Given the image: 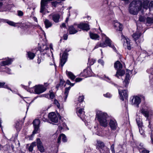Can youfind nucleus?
I'll list each match as a JSON object with an SVG mask.
<instances>
[{
  "instance_id": "obj_44",
  "label": "nucleus",
  "mask_w": 153,
  "mask_h": 153,
  "mask_svg": "<svg viewBox=\"0 0 153 153\" xmlns=\"http://www.w3.org/2000/svg\"><path fill=\"white\" fill-rule=\"evenodd\" d=\"M88 62L89 65H92L95 62V61L93 59H88Z\"/></svg>"
},
{
  "instance_id": "obj_5",
  "label": "nucleus",
  "mask_w": 153,
  "mask_h": 153,
  "mask_svg": "<svg viewBox=\"0 0 153 153\" xmlns=\"http://www.w3.org/2000/svg\"><path fill=\"white\" fill-rule=\"evenodd\" d=\"M13 61L12 59L7 58L5 60L2 61L0 64V70L5 71L9 74H11V71L10 69L6 67L5 65L10 64Z\"/></svg>"
},
{
  "instance_id": "obj_19",
  "label": "nucleus",
  "mask_w": 153,
  "mask_h": 153,
  "mask_svg": "<svg viewBox=\"0 0 153 153\" xmlns=\"http://www.w3.org/2000/svg\"><path fill=\"white\" fill-rule=\"evenodd\" d=\"M0 88H7L8 89L10 90L13 93L16 94H18L19 95L18 91H17L16 90L15 91H12L10 88L6 84V83L4 82H0Z\"/></svg>"
},
{
  "instance_id": "obj_29",
  "label": "nucleus",
  "mask_w": 153,
  "mask_h": 153,
  "mask_svg": "<svg viewBox=\"0 0 153 153\" xmlns=\"http://www.w3.org/2000/svg\"><path fill=\"white\" fill-rule=\"evenodd\" d=\"M90 36L91 39L94 40H99V36L97 34L90 33Z\"/></svg>"
},
{
  "instance_id": "obj_28",
  "label": "nucleus",
  "mask_w": 153,
  "mask_h": 153,
  "mask_svg": "<svg viewBox=\"0 0 153 153\" xmlns=\"http://www.w3.org/2000/svg\"><path fill=\"white\" fill-rule=\"evenodd\" d=\"M47 114L45 112H43L41 114L39 118L41 119L43 121L46 122L47 121Z\"/></svg>"
},
{
  "instance_id": "obj_31",
  "label": "nucleus",
  "mask_w": 153,
  "mask_h": 153,
  "mask_svg": "<svg viewBox=\"0 0 153 153\" xmlns=\"http://www.w3.org/2000/svg\"><path fill=\"white\" fill-rule=\"evenodd\" d=\"M66 73L68 76L71 80H74L75 79L76 76L71 72L66 71Z\"/></svg>"
},
{
  "instance_id": "obj_34",
  "label": "nucleus",
  "mask_w": 153,
  "mask_h": 153,
  "mask_svg": "<svg viewBox=\"0 0 153 153\" xmlns=\"http://www.w3.org/2000/svg\"><path fill=\"white\" fill-rule=\"evenodd\" d=\"M5 22L10 25L14 27L17 26V23H14L11 21H9L8 20H6Z\"/></svg>"
},
{
  "instance_id": "obj_38",
  "label": "nucleus",
  "mask_w": 153,
  "mask_h": 153,
  "mask_svg": "<svg viewBox=\"0 0 153 153\" xmlns=\"http://www.w3.org/2000/svg\"><path fill=\"white\" fill-rule=\"evenodd\" d=\"M146 22L149 24L153 23V17H148L146 19Z\"/></svg>"
},
{
  "instance_id": "obj_62",
  "label": "nucleus",
  "mask_w": 153,
  "mask_h": 153,
  "mask_svg": "<svg viewBox=\"0 0 153 153\" xmlns=\"http://www.w3.org/2000/svg\"><path fill=\"white\" fill-rule=\"evenodd\" d=\"M64 81H63L62 80H61L60 81V83L59 84L60 85H62L63 84H64Z\"/></svg>"
},
{
  "instance_id": "obj_23",
  "label": "nucleus",
  "mask_w": 153,
  "mask_h": 153,
  "mask_svg": "<svg viewBox=\"0 0 153 153\" xmlns=\"http://www.w3.org/2000/svg\"><path fill=\"white\" fill-rule=\"evenodd\" d=\"M61 139H62V141L63 142H67V140L65 135L62 134H61L58 137L57 143H60Z\"/></svg>"
},
{
  "instance_id": "obj_47",
  "label": "nucleus",
  "mask_w": 153,
  "mask_h": 153,
  "mask_svg": "<svg viewBox=\"0 0 153 153\" xmlns=\"http://www.w3.org/2000/svg\"><path fill=\"white\" fill-rule=\"evenodd\" d=\"M87 70L85 69L83 70V71L82 73H81L80 74L81 76L83 77H87V75H86L85 72H86Z\"/></svg>"
},
{
  "instance_id": "obj_17",
  "label": "nucleus",
  "mask_w": 153,
  "mask_h": 153,
  "mask_svg": "<svg viewBox=\"0 0 153 153\" xmlns=\"http://www.w3.org/2000/svg\"><path fill=\"white\" fill-rule=\"evenodd\" d=\"M77 25L76 24H74L73 25L70 26L69 27V31L70 34H73L76 33L78 30L76 29Z\"/></svg>"
},
{
  "instance_id": "obj_15",
  "label": "nucleus",
  "mask_w": 153,
  "mask_h": 153,
  "mask_svg": "<svg viewBox=\"0 0 153 153\" xmlns=\"http://www.w3.org/2000/svg\"><path fill=\"white\" fill-rule=\"evenodd\" d=\"M121 92L120 90L118 89L119 95L120 99L123 101L124 100V98L126 99L128 96V91L126 90H123Z\"/></svg>"
},
{
  "instance_id": "obj_3",
  "label": "nucleus",
  "mask_w": 153,
  "mask_h": 153,
  "mask_svg": "<svg viewBox=\"0 0 153 153\" xmlns=\"http://www.w3.org/2000/svg\"><path fill=\"white\" fill-rule=\"evenodd\" d=\"M97 118L100 125L104 127H106L108 126V116L105 113L101 111H98L97 114Z\"/></svg>"
},
{
  "instance_id": "obj_46",
  "label": "nucleus",
  "mask_w": 153,
  "mask_h": 153,
  "mask_svg": "<svg viewBox=\"0 0 153 153\" xmlns=\"http://www.w3.org/2000/svg\"><path fill=\"white\" fill-rule=\"evenodd\" d=\"M84 97L82 95L81 96H80L79 97L78 101L79 102H82L84 100Z\"/></svg>"
},
{
  "instance_id": "obj_12",
  "label": "nucleus",
  "mask_w": 153,
  "mask_h": 153,
  "mask_svg": "<svg viewBox=\"0 0 153 153\" xmlns=\"http://www.w3.org/2000/svg\"><path fill=\"white\" fill-rule=\"evenodd\" d=\"M141 33L139 32H136L134 33L133 35V37L134 38L136 43L138 42L140 43L143 42V37L140 38Z\"/></svg>"
},
{
  "instance_id": "obj_6",
  "label": "nucleus",
  "mask_w": 153,
  "mask_h": 153,
  "mask_svg": "<svg viewBox=\"0 0 153 153\" xmlns=\"http://www.w3.org/2000/svg\"><path fill=\"white\" fill-rule=\"evenodd\" d=\"M33 123L34 127V130L32 132V134L29 137V139L30 140H32L34 135L37 133L39 128L40 121L39 119H36L34 120Z\"/></svg>"
},
{
  "instance_id": "obj_32",
  "label": "nucleus",
  "mask_w": 153,
  "mask_h": 153,
  "mask_svg": "<svg viewBox=\"0 0 153 153\" xmlns=\"http://www.w3.org/2000/svg\"><path fill=\"white\" fill-rule=\"evenodd\" d=\"M27 57L30 59H33L34 58L35 55L34 53L30 51H27Z\"/></svg>"
},
{
  "instance_id": "obj_1",
  "label": "nucleus",
  "mask_w": 153,
  "mask_h": 153,
  "mask_svg": "<svg viewBox=\"0 0 153 153\" xmlns=\"http://www.w3.org/2000/svg\"><path fill=\"white\" fill-rule=\"evenodd\" d=\"M149 3L148 0H143V2L140 0H134L129 4V11L131 14L136 15L140 10L143 11L144 9H147Z\"/></svg>"
},
{
  "instance_id": "obj_55",
  "label": "nucleus",
  "mask_w": 153,
  "mask_h": 153,
  "mask_svg": "<svg viewBox=\"0 0 153 153\" xmlns=\"http://www.w3.org/2000/svg\"><path fill=\"white\" fill-rule=\"evenodd\" d=\"M82 78H77L76 79L75 81L76 82H78L81 81L82 80Z\"/></svg>"
},
{
  "instance_id": "obj_63",
  "label": "nucleus",
  "mask_w": 153,
  "mask_h": 153,
  "mask_svg": "<svg viewBox=\"0 0 153 153\" xmlns=\"http://www.w3.org/2000/svg\"><path fill=\"white\" fill-rule=\"evenodd\" d=\"M65 26H66V25H65V23H63L61 25V27H65Z\"/></svg>"
},
{
  "instance_id": "obj_52",
  "label": "nucleus",
  "mask_w": 153,
  "mask_h": 153,
  "mask_svg": "<svg viewBox=\"0 0 153 153\" xmlns=\"http://www.w3.org/2000/svg\"><path fill=\"white\" fill-rule=\"evenodd\" d=\"M139 130V132L141 134H143L144 133V131L143 130L142 126L138 127Z\"/></svg>"
},
{
  "instance_id": "obj_30",
  "label": "nucleus",
  "mask_w": 153,
  "mask_h": 153,
  "mask_svg": "<svg viewBox=\"0 0 153 153\" xmlns=\"http://www.w3.org/2000/svg\"><path fill=\"white\" fill-rule=\"evenodd\" d=\"M125 73V71L123 70H117L116 74L115 75V76L116 77L119 78L118 75L120 76H123L124 74Z\"/></svg>"
},
{
  "instance_id": "obj_40",
  "label": "nucleus",
  "mask_w": 153,
  "mask_h": 153,
  "mask_svg": "<svg viewBox=\"0 0 153 153\" xmlns=\"http://www.w3.org/2000/svg\"><path fill=\"white\" fill-rule=\"evenodd\" d=\"M14 126L17 131H18L19 127V122L18 121L15 122Z\"/></svg>"
},
{
  "instance_id": "obj_43",
  "label": "nucleus",
  "mask_w": 153,
  "mask_h": 153,
  "mask_svg": "<svg viewBox=\"0 0 153 153\" xmlns=\"http://www.w3.org/2000/svg\"><path fill=\"white\" fill-rule=\"evenodd\" d=\"M50 98L51 99H53L55 97V95L52 91H50Z\"/></svg>"
},
{
  "instance_id": "obj_20",
  "label": "nucleus",
  "mask_w": 153,
  "mask_h": 153,
  "mask_svg": "<svg viewBox=\"0 0 153 153\" xmlns=\"http://www.w3.org/2000/svg\"><path fill=\"white\" fill-rule=\"evenodd\" d=\"M126 76L124 80L123 81V84L125 87H127L129 84V80L130 74L129 73L127 72L126 73Z\"/></svg>"
},
{
  "instance_id": "obj_35",
  "label": "nucleus",
  "mask_w": 153,
  "mask_h": 153,
  "mask_svg": "<svg viewBox=\"0 0 153 153\" xmlns=\"http://www.w3.org/2000/svg\"><path fill=\"white\" fill-rule=\"evenodd\" d=\"M36 145V143L35 142H33L30 145L28 148L29 151L32 152L33 150V148Z\"/></svg>"
},
{
  "instance_id": "obj_41",
  "label": "nucleus",
  "mask_w": 153,
  "mask_h": 153,
  "mask_svg": "<svg viewBox=\"0 0 153 153\" xmlns=\"http://www.w3.org/2000/svg\"><path fill=\"white\" fill-rule=\"evenodd\" d=\"M71 88V87L69 86L68 88H65V91L64 93V94L65 95H68L69 91L70 90Z\"/></svg>"
},
{
  "instance_id": "obj_33",
  "label": "nucleus",
  "mask_w": 153,
  "mask_h": 153,
  "mask_svg": "<svg viewBox=\"0 0 153 153\" xmlns=\"http://www.w3.org/2000/svg\"><path fill=\"white\" fill-rule=\"evenodd\" d=\"M97 145L101 149H103L105 146L104 143L100 140H97Z\"/></svg>"
},
{
  "instance_id": "obj_56",
  "label": "nucleus",
  "mask_w": 153,
  "mask_h": 153,
  "mask_svg": "<svg viewBox=\"0 0 153 153\" xmlns=\"http://www.w3.org/2000/svg\"><path fill=\"white\" fill-rule=\"evenodd\" d=\"M98 62L99 63H100L102 65H103L104 62L102 59H99L98 61Z\"/></svg>"
},
{
  "instance_id": "obj_11",
  "label": "nucleus",
  "mask_w": 153,
  "mask_h": 153,
  "mask_svg": "<svg viewBox=\"0 0 153 153\" xmlns=\"http://www.w3.org/2000/svg\"><path fill=\"white\" fill-rule=\"evenodd\" d=\"M49 19L52 18V20L55 23H57L59 22L60 15L59 14L53 13L48 16Z\"/></svg>"
},
{
  "instance_id": "obj_2",
  "label": "nucleus",
  "mask_w": 153,
  "mask_h": 153,
  "mask_svg": "<svg viewBox=\"0 0 153 153\" xmlns=\"http://www.w3.org/2000/svg\"><path fill=\"white\" fill-rule=\"evenodd\" d=\"M102 39H105L104 42H98L94 47V49H97L99 47L104 48L108 46L112 48L115 51H116V48L114 46V45L112 43V41L111 39L104 34H102Z\"/></svg>"
},
{
  "instance_id": "obj_18",
  "label": "nucleus",
  "mask_w": 153,
  "mask_h": 153,
  "mask_svg": "<svg viewBox=\"0 0 153 153\" xmlns=\"http://www.w3.org/2000/svg\"><path fill=\"white\" fill-rule=\"evenodd\" d=\"M37 144L38 149L40 152H44V149L40 139L38 138L37 139V144Z\"/></svg>"
},
{
  "instance_id": "obj_48",
  "label": "nucleus",
  "mask_w": 153,
  "mask_h": 153,
  "mask_svg": "<svg viewBox=\"0 0 153 153\" xmlns=\"http://www.w3.org/2000/svg\"><path fill=\"white\" fill-rule=\"evenodd\" d=\"M51 3L53 6L56 7L59 3V2L57 1H55L51 2Z\"/></svg>"
},
{
  "instance_id": "obj_25",
  "label": "nucleus",
  "mask_w": 153,
  "mask_h": 153,
  "mask_svg": "<svg viewBox=\"0 0 153 153\" xmlns=\"http://www.w3.org/2000/svg\"><path fill=\"white\" fill-rule=\"evenodd\" d=\"M44 22L46 28L51 27L53 25L52 22L47 19H45Z\"/></svg>"
},
{
  "instance_id": "obj_49",
  "label": "nucleus",
  "mask_w": 153,
  "mask_h": 153,
  "mask_svg": "<svg viewBox=\"0 0 153 153\" xmlns=\"http://www.w3.org/2000/svg\"><path fill=\"white\" fill-rule=\"evenodd\" d=\"M54 103L56 105V106L58 108H59L60 107V105L58 101L56 99H55L54 100Z\"/></svg>"
},
{
  "instance_id": "obj_21",
  "label": "nucleus",
  "mask_w": 153,
  "mask_h": 153,
  "mask_svg": "<svg viewBox=\"0 0 153 153\" xmlns=\"http://www.w3.org/2000/svg\"><path fill=\"white\" fill-rule=\"evenodd\" d=\"M114 26L117 30L121 31L123 30V26L119 22H115L114 23Z\"/></svg>"
},
{
  "instance_id": "obj_10",
  "label": "nucleus",
  "mask_w": 153,
  "mask_h": 153,
  "mask_svg": "<svg viewBox=\"0 0 153 153\" xmlns=\"http://www.w3.org/2000/svg\"><path fill=\"white\" fill-rule=\"evenodd\" d=\"M68 51H67V50L66 49L63 54L61 59H60V65L62 68L67 61L68 54L67 53Z\"/></svg>"
},
{
  "instance_id": "obj_14",
  "label": "nucleus",
  "mask_w": 153,
  "mask_h": 153,
  "mask_svg": "<svg viewBox=\"0 0 153 153\" xmlns=\"http://www.w3.org/2000/svg\"><path fill=\"white\" fill-rule=\"evenodd\" d=\"M141 102V99L138 96L134 97L132 100V104L137 108L139 107V105Z\"/></svg>"
},
{
  "instance_id": "obj_50",
  "label": "nucleus",
  "mask_w": 153,
  "mask_h": 153,
  "mask_svg": "<svg viewBox=\"0 0 153 153\" xmlns=\"http://www.w3.org/2000/svg\"><path fill=\"white\" fill-rule=\"evenodd\" d=\"M103 95L105 97L107 98H110L112 96V95L108 93H107L106 94H104Z\"/></svg>"
},
{
  "instance_id": "obj_58",
  "label": "nucleus",
  "mask_w": 153,
  "mask_h": 153,
  "mask_svg": "<svg viewBox=\"0 0 153 153\" xmlns=\"http://www.w3.org/2000/svg\"><path fill=\"white\" fill-rule=\"evenodd\" d=\"M63 37L64 39L67 40L68 39V36L66 34H64L63 36Z\"/></svg>"
},
{
  "instance_id": "obj_45",
  "label": "nucleus",
  "mask_w": 153,
  "mask_h": 153,
  "mask_svg": "<svg viewBox=\"0 0 153 153\" xmlns=\"http://www.w3.org/2000/svg\"><path fill=\"white\" fill-rule=\"evenodd\" d=\"M146 18L143 16H140L139 17V20L140 22H144Z\"/></svg>"
},
{
  "instance_id": "obj_24",
  "label": "nucleus",
  "mask_w": 153,
  "mask_h": 153,
  "mask_svg": "<svg viewBox=\"0 0 153 153\" xmlns=\"http://www.w3.org/2000/svg\"><path fill=\"white\" fill-rule=\"evenodd\" d=\"M114 67L117 70H121L123 68V65L118 61H117L114 64Z\"/></svg>"
},
{
  "instance_id": "obj_51",
  "label": "nucleus",
  "mask_w": 153,
  "mask_h": 153,
  "mask_svg": "<svg viewBox=\"0 0 153 153\" xmlns=\"http://www.w3.org/2000/svg\"><path fill=\"white\" fill-rule=\"evenodd\" d=\"M148 8H149V9L151 8H153V1L149 3V6L148 5Z\"/></svg>"
},
{
  "instance_id": "obj_9",
  "label": "nucleus",
  "mask_w": 153,
  "mask_h": 153,
  "mask_svg": "<svg viewBox=\"0 0 153 153\" xmlns=\"http://www.w3.org/2000/svg\"><path fill=\"white\" fill-rule=\"evenodd\" d=\"M49 120L53 124L54 123H57L58 122V117L56 114L53 112L50 113L48 115Z\"/></svg>"
},
{
  "instance_id": "obj_36",
  "label": "nucleus",
  "mask_w": 153,
  "mask_h": 153,
  "mask_svg": "<svg viewBox=\"0 0 153 153\" xmlns=\"http://www.w3.org/2000/svg\"><path fill=\"white\" fill-rule=\"evenodd\" d=\"M149 82L153 90V74L151 73L149 76Z\"/></svg>"
},
{
  "instance_id": "obj_13",
  "label": "nucleus",
  "mask_w": 153,
  "mask_h": 153,
  "mask_svg": "<svg viewBox=\"0 0 153 153\" xmlns=\"http://www.w3.org/2000/svg\"><path fill=\"white\" fill-rule=\"evenodd\" d=\"M109 125L111 130H116L118 127L117 123L116 121L114 119L110 120Z\"/></svg>"
},
{
  "instance_id": "obj_22",
  "label": "nucleus",
  "mask_w": 153,
  "mask_h": 153,
  "mask_svg": "<svg viewBox=\"0 0 153 153\" xmlns=\"http://www.w3.org/2000/svg\"><path fill=\"white\" fill-rule=\"evenodd\" d=\"M123 40L125 42L123 44L124 46H127L128 50H131V49L132 47L130 44V40L128 39L124 38Z\"/></svg>"
},
{
  "instance_id": "obj_7",
  "label": "nucleus",
  "mask_w": 153,
  "mask_h": 153,
  "mask_svg": "<svg viewBox=\"0 0 153 153\" xmlns=\"http://www.w3.org/2000/svg\"><path fill=\"white\" fill-rule=\"evenodd\" d=\"M139 111L145 117L148 118L149 116V113L151 112V110L149 107L144 104L142 105Z\"/></svg>"
},
{
  "instance_id": "obj_27",
  "label": "nucleus",
  "mask_w": 153,
  "mask_h": 153,
  "mask_svg": "<svg viewBox=\"0 0 153 153\" xmlns=\"http://www.w3.org/2000/svg\"><path fill=\"white\" fill-rule=\"evenodd\" d=\"M30 27V24L28 23H20V27L24 29V30L29 28Z\"/></svg>"
},
{
  "instance_id": "obj_53",
  "label": "nucleus",
  "mask_w": 153,
  "mask_h": 153,
  "mask_svg": "<svg viewBox=\"0 0 153 153\" xmlns=\"http://www.w3.org/2000/svg\"><path fill=\"white\" fill-rule=\"evenodd\" d=\"M61 126V129H62L63 128V127H66V124L65 122H63L62 123V125H60Z\"/></svg>"
},
{
  "instance_id": "obj_39",
  "label": "nucleus",
  "mask_w": 153,
  "mask_h": 153,
  "mask_svg": "<svg viewBox=\"0 0 153 153\" xmlns=\"http://www.w3.org/2000/svg\"><path fill=\"white\" fill-rule=\"evenodd\" d=\"M140 153H149V151L146 150L144 148H140Z\"/></svg>"
},
{
  "instance_id": "obj_37",
  "label": "nucleus",
  "mask_w": 153,
  "mask_h": 153,
  "mask_svg": "<svg viewBox=\"0 0 153 153\" xmlns=\"http://www.w3.org/2000/svg\"><path fill=\"white\" fill-rule=\"evenodd\" d=\"M136 120L138 127L142 126V123L141 120L140 118H137Z\"/></svg>"
},
{
  "instance_id": "obj_8",
  "label": "nucleus",
  "mask_w": 153,
  "mask_h": 153,
  "mask_svg": "<svg viewBox=\"0 0 153 153\" xmlns=\"http://www.w3.org/2000/svg\"><path fill=\"white\" fill-rule=\"evenodd\" d=\"M34 91L36 94L42 93L46 90V88L42 85H38L34 87Z\"/></svg>"
},
{
  "instance_id": "obj_60",
  "label": "nucleus",
  "mask_w": 153,
  "mask_h": 153,
  "mask_svg": "<svg viewBox=\"0 0 153 153\" xmlns=\"http://www.w3.org/2000/svg\"><path fill=\"white\" fill-rule=\"evenodd\" d=\"M71 82H70V81L68 79L67 80V81H66V83L68 85H70V84H71Z\"/></svg>"
},
{
  "instance_id": "obj_59",
  "label": "nucleus",
  "mask_w": 153,
  "mask_h": 153,
  "mask_svg": "<svg viewBox=\"0 0 153 153\" xmlns=\"http://www.w3.org/2000/svg\"><path fill=\"white\" fill-rule=\"evenodd\" d=\"M72 8L71 7H69L68 8V9L69 10L68 11V16H70V11H69V10L71 9Z\"/></svg>"
},
{
  "instance_id": "obj_61",
  "label": "nucleus",
  "mask_w": 153,
  "mask_h": 153,
  "mask_svg": "<svg viewBox=\"0 0 153 153\" xmlns=\"http://www.w3.org/2000/svg\"><path fill=\"white\" fill-rule=\"evenodd\" d=\"M153 70V68H150V69H148L147 70V72L149 73H150V71L151 70Z\"/></svg>"
},
{
  "instance_id": "obj_64",
  "label": "nucleus",
  "mask_w": 153,
  "mask_h": 153,
  "mask_svg": "<svg viewBox=\"0 0 153 153\" xmlns=\"http://www.w3.org/2000/svg\"><path fill=\"white\" fill-rule=\"evenodd\" d=\"M23 15V12L22 11L20 10V16H22Z\"/></svg>"
},
{
  "instance_id": "obj_26",
  "label": "nucleus",
  "mask_w": 153,
  "mask_h": 153,
  "mask_svg": "<svg viewBox=\"0 0 153 153\" xmlns=\"http://www.w3.org/2000/svg\"><path fill=\"white\" fill-rule=\"evenodd\" d=\"M78 116L80 117L81 119L84 118L85 112L84 111L83 108H80L78 112L77 113Z\"/></svg>"
},
{
  "instance_id": "obj_54",
  "label": "nucleus",
  "mask_w": 153,
  "mask_h": 153,
  "mask_svg": "<svg viewBox=\"0 0 153 153\" xmlns=\"http://www.w3.org/2000/svg\"><path fill=\"white\" fill-rule=\"evenodd\" d=\"M19 133L18 132H17L14 135V136H13L14 138V139L15 140H16L17 139L18 137V136Z\"/></svg>"
},
{
  "instance_id": "obj_4",
  "label": "nucleus",
  "mask_w": 153,
  "mask_h": 153,
  "mask_svg": "<svg viewBox=\"0 0 153 153\" xmlns=\"http://www.w3.org/2000/svg\"><path fill=\"white\" fill-rule=\"evenodd\" d=\"M40 53H41L39 54L38 56L37 63L39 64L41 62L43 61L44 58L43 55L45 54L48 55L49 52L52 53V51L50 50L49 48L46 45H43L40 47Z\"/></svg>"
},
{
  "instance_id": "obj_42",
  "label": "nucleus",
  "mask_w": 153,
  "mask_h": 153,
  "mask_svg": "<svg viewBox=\"0 0 153 153\" xmlns=\"http://www.w3.org/2000/svg\"><path fill=\"white\" fill-rule=\"evenodd\" d=\"M114 144L113 143L111 145L110 147V149L112 153H115L114 149Z\"/></svg>"
},
{
  "instance_id": "obj_57",
  "label": "nucleus",
  "mask_w": 153,
  "mask_h": 153,
  "mask_svg": "<svg viewBox=\"0 0 153 153\" xmlns=\"http://www.w3.org/2000/svg\"><path fill=\"white\" fill-rule=\"evenodd\" d=\"M105 150H106L105 153H110L109 149V148L106 147Z\"/></svg>"
},
{
  "instance_id": "obj_16",
  "label": "nucleus",
  "mask_w": 153,
  "mask_h": 153,
  "mask_svg": "<svg viewBox=\"0 0 153 153\" xmlns=\"http://www.w3.org/2000/svg\"><path fill=\"white\" fill-rule=\"evenodd\" d=\"M77 27L82 29L83 30L87 31L90 29L89 25L86 23H80L77 25Z\"/></svg>"
}]
</instances>
